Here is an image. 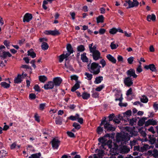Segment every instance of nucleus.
<instances>
[{
    "label": "nucleus",
    "mask_w": 158,
    "mask_h": 158,
    "mask_svg": "<svg viewBox=\"0 0 158 158\" xmlns=\"http://www.w3.org/2000/svg\"><path fill=\"white\" fill-rule=\"evenodd\" d=\"M64 66L66 68L69 69L70 71H72L73 70V69L72 66H71L69 63H65V64Z\"/></svg>",
    "instance_id": "44"
},
{
    "label": "nucleus",
    "mask_w": 158,
    "mask_h": 158,
    "mask_svg": "<svg viewBox=\"0 0 158 158\" xmlns=\"http://www.w3.org/2000/svg\"><path fill=\"white\" fill-rule=\"evenodd\" d=\"M0 85L2 87H3L4 88H8L10 86V84H8L5 82H2L0 83Z\"/></svg>",
    "instance_id": "29"
},
{
    "label": "nucleus",
    "mask_w": 158,
    "mask_h": 158,
    "mask_svg": "<svg viewBox=\"0 0 158 158\" xmlns=\"http://www.w3.org/2000/svg\"><path fill=\"white\" fill-rule=\"evenodd\" d=\"M73 126L74 127L75 129L77 130L80 129L81 127L80 125L76 122H74L73 123Z\"/></svg>",
    "instance_id": "35"
},
{
    "label": "nucleus",
    "mask_w": 158,
    "mask_h": 158,
    "mask_svg": "<svg viewBox=\"0 0 158 158\" xmlns=\"http://www.w3.org/2000/svg\"><path fill=\"white\" fill-rule=\"evenodd\" d=\"M21 68L25 69H30L31 71L32 70V69L31 67H30L27 65H26V64L22 65L21 66Z\"/></svg>",
    "instance_id": "57"
},
{
    "label": "nucleus",
    "mask_w": 158,
    "mask_h": 158,
    "mask_svg": "<svg viewBox=\"0 0 158 158\" xmlns=\"http://www.w3.org/2000/svg\"><path fill=\"white\" fill-rule=\"evenodd\" d=\"M148 138L149 140V141L151 144H154L156 141V139L155 137H153V135L152 136L151 135H148Z\"/></svg>",
    "instance_id": "21"
},
{
    "label": "nucleus",
    "mask_w": 158,
    "mask_h": 158,
    "mask_svg": "<svg viewBox=\"0 0 158 158\" xmlns=\"http://www.w3.org/2000/svg\"><path fill=\"white\" fill-rule=\"evenodd\" d=\"M110 46L112 49H115L117 48L118 45H116V44L112 42L111 43Z\"/></svg>",
    "instance_id": "52"
},
{
    "label": "nucleus",
    "mask_w": 158,
    "mask_h": 158,
    "mask_svg": "<svg viewBox=\"0 0 158 158\" xmlns=\"http://www.w3.org/2000/svg\"><path fill=\"white\" fill-rule=\"evenodd\" d=\"M97 49V45H94L92 47L89 48V51L90 53H93V52H95L96 51H98V50H96Z\"/></svg>",
    "instance_id": "45"
},
{
    "label": "nucleus",
    "mask_w": 158,
    "mask_h": 158,
    "mask_svg": "<svg viewBox=\"0 0 158 158\" xmlns=\"http://www.w3.org/2000/svg\"><path fill=\"white\" fill-rule=\"evenodd\" d=\"M153 153L152 156L155 158H157L158 157V151L156 149H154L153 151Z\"/></svg>",
    "instance_id": "38"
},
{
    "label": "nucleus",
    "mask_w": 158,
    "mask_h": 158,
    "mask_svg": "<svg viewBox=\"0 0 158 158\" xmlns=\"http://www.w3.org/2000/svg\"><path fill=\"white\" fill-rule=\"evenodd\" d=\"M65 58V57H64V54H62L59 56V62L60 63L62 62L63 61L64 59Z\"/></svg>",
    "instance_id": "46"
},
{
    "label": "nucleus",
    "mask_w": 158,
    "mask_h": 158,
    "mask_svg": "<svg viewBox=\"0 0 158 158\" xmlns=\"http://www.w3.org/2000/svg\"><path fill=\"white\" fill-rule=\"evenodd\" d=\"M133 81L131 77H127L124 79V83L125 85L129 87L133 85Z\"/></svg>",
    "instance_id": "6"
},
{
    "label": "nucleus",
    "mask_w": 158,
    "mask_h": 158,
    "mask_svg": "<svg viewBox=\"0 0 158 158\" xmlns=\"http://www.w3.org/2000/svg\"><path fill=\"white\" fill-rule=\"evenodd\" d=\"M36 95L35 94H30L29 95V98L31 100H34L36 98Z\"/></svg>",
    "instance_id": "49"
},
{
    "label": "nucleus",
    "mask_w": 158,
    "mask_h": 158,
    "mask_svg": "<svg viewBox=\"0 0 158 158\" xmlns=\"http://www.w3.org/2000/svg\"><path fill=\"white\" fill-rule=\"evenodd\" d=\"M55 123L56 124L61 125L62 123V119L60 117H59L58 118H56Z\"/></svg>",
    "instance_id": "34"
},
{
    "label": "nucleus",
    "mask_w": 158,
    "mask_h": 158,
    "mask_svg": "<svg viewBox=\"0 0 158 158\" xmlns=\"http://www.w3.org/2000/svg\"><path fill=\"white\" fill-rule=\"evenodd\" d=\"M27 55L30 56L32 58H34L36 57V53L34 51L30 52L29 51H27Z\"/></svg>",
    "instance_id": "33"
},
{
    "label": "nucleus",
    "mask_w": 158,
    "mask_h": 158,
    "mask_svg": "<svg viewBox=\"0 0 158 158\" xmlns=\"http://www.w3.org/2000/svg\"><path fill=\"white\" fill-rule=\"evenodd\" d=\"M115 135V133L114 132H113L111 134L107 133L105 134L103 136L101 137H103L102 139H107L106 138H108L110 140L108 141V142H112L111 139L114 138Z\"/></svg>",
    "instance_id": "8"
},
{
    "label": "nucleus",
    "mask_w": 158,
    "mask_h": 158,
    "mask_svg": "<svg viewBox=\"0 0 158 158\" xmlns=\"http://www.w3.org/2000/svg\"><path fill=\"white\" fill-rule=\"evenodd\" d=\"M101 126H99L97 127V132L98 134H100L103 131V127H101Z\"/></svg>",
    "instance_id": "50"
},
{
    "label": "nucleus",
    "mask_w": 158,
    "mask_h": 158,
    "mask_svg": "<svg viewBox=\"0 0 158 158\" xmlns=\"http://www.w3.org/2000/svg\"><path fill=\"white\" fill-rule=\"evenodd\" d=\"M134 59V58L132 56L129 57L127 60L128 63L130 64H132Z\"/></svg>",
    "instance_id": "51"
},
{
    "label": "nucleus",
    "mask_w": 158,
    "mask_h": 158,
    "mask_svg": "<svg viewBox=\"0 0 158 158\" xmlns=\"http://www.w3.org/2000/svg\"><path fill=\"white\" fill-rule=\"evenodd\" d=\"M45 34L47 35H51L53 36L58 35L60 34V32L56 29L54 30L46 31Z\"/></svg>",
    "instance_id": "7"
},
{
    "label": "nucleus",
    "mask_w": 158,
    "mask_h": 158,
    "mask_svg": "<svg viewBox=\"0 0 158 158\" xmlns=\"http://www.w3.org/2000/svg\"><path fill=\"white\" fill-rule=\"evenodd\" d=\"M70 119L72 121H75L77 120L76 117L74 116L71 115L67 118V120Z\"/></svg>",
    "instance_id": "54"
},
{
    "label": "nucleus",
    "mask_w": 158,
    "mask_h": 158,
    "mask_svg": "<svg viewBox=\"0 0 158 158\" xmlns=\"http://www.w3.org/2000/svg\"><path fill=\"white\" fill-rule=\"evenodd\" d=\"M80 82L78 81H77L76 83L74 85V86L76 87L77 89H78L80 87Z\"/></svg>",
    "instance_id": "64"
},
{
    "label": "nucleus",
    "mask_w": 158,
    "mask_h": 158,
    "mask_svg": "<svg viewBox=\"0 0 158 158\" xmlns=\"http://www.w3.org/2000/svg\"><path fill=\"white\" fill-rule=\"evenodd\" d=\"M41 47L42 49L45 50L48 49L49 46L47 43L43 42L42 44Z\"/></svg>",
    "instance_id": "27"
},
{
    "label": "nucleus",
    "mask_w": 158,
    "mask_h": 158,
    "mask_svg": "<svg viewBox=\"0 0 158 158\" xmlns=\"http://www.w3.org/2000/svg\"><path fill=\"white\" fill-rule=\"evenodd\" d=\"M54 84L52 81H49L46 84H44V88L46 90L52 89L54 86Z\"/></svg>",
    "instance_id": "15"
},
{
    "label": "nucleus",
    "mask_w": 158,
    "mask_h": 158,
    "mask_svg": "<svg viewBox=\"0 0 158 158\" xmlns=\"http://www.w3.org/2000/svg\"><path fill=\"white\" fill-rule=\"evenodd\" d=\"M139 63L140 64V65L138 66V67L136 69V71L138 73H140L142 71V69L141 68V63L140 62H139Z\"/></svg>",
    "instance_id": "48"
},
{
    "label": "nucleus",
    "mask_w": 158,
    "mask_h": 158,
    "mask_svg": "<svg viewBox=\"0 0 158 158\" xmlns=\"http://www.w3.org/2000/svg\"><path fill=\"white\" fill-rule=\"evenodd\" d=\"M66 49L68 52L69 53H73V52L74 51L73 48L72 47V46L70 44H67L66 46Z\"/></svg>",
    "instance_id": "25"
},
{
    "label": "nucleus",
    "mask_w": 158,
    "mask_h": 158,
    "mask_svg": "<svg viewBox=\"0 0 158 158\" xmlns=\"http://www.w3.org/2000/svg\"><path fill=\"white\" fill-rule=\"evenodd\" d=\"M106 117H104V118L102 120L101 123L100 124V126H102L103 124H105V122H106Z\"/></svg>",
    "instance_id": "62"
},
{
    "label": "nucleus",
    "mask_w": 158,
    "mask_h": 158,
    "mask_svg": "<svg viewBox=\"0 0 158 158\" xmlns=\"http://www.w3.org/2000/svg\"><path fill=\"white\" fill-rule=\"evenodd\" d=\"M106 30L103 28H100L99 31V33L100 35H103L106 32Z\"/></svg>",
    "instance_id": "61"
},
{
    "label": "nucleus",
    "mask_w": 158,
    "mask_h": 158,
    "mask_svg": "<svg viewBox=\"0 0 158 158\" xmlns=\"http://www.w3.org/2000/svg\"><path fill=\"white\" fill-rule=\"evenodd\" d=\"M22 77L21 75L20 74H18L17 77L14 79V83L16 84H19L21 83L22 81Z\"/></svg>",
    "instance_id": "18"
},
{
    "label": "nucleus",
    "mask_w": 158,
    "mask_h": 158,
    "mask_svg": "<svg viewBox=\"0 0 158 158\" xmlns=\"http://www.w3.org/2000/svg\"><path fill=\"white\" fill-rule=\"evenodd\" d=\"M98 64L94 62L91 64L90 72L94 75H97L100 73L99 69H97Z\"/></svg>",
    "instance_id": "2"
},
{
    "label": "nucleus",
    "mask_w": 158,
    "mask_h": 158,
    "mask_svg": "<svg viewBox=\"0 0 158 158\" xmlns=\"http://www.w3.org/2000/svg\"><path fill=\"white\" fill-rule=\"evenodd\" d=\"M137 119L135 118H133L130 119L129 121V124L130 125L133 126L135 123H136Z\"/></svg>",
    "instance_id": "37"
},
{
    "label": "nucleus",
    "mask_w": 158,
    "mask_h": 158,
    "mask_svg": "<svg viewBox=\"0 0 158 158\" xmlns=\"http://www.w3.org/2000/svg\"><path fill=\"white\" fill-rule=\"evenodd\" d=\"M156 15L154 14H152L151 15H148L147 17V19L149 22L151 21V20H152L153 21H155L156 20Z\"/></svg>",
    "instance_id": "16"
},
{
    "label": "nucleus",
    "mask_w": 158,
    "mask_h": 158,
    "mask_svg": "<svg viewBox=\"0 0 158 158\" xmlns=\"http://www.w3.org/2000/svg\"><path fill=\"white\" fill-rule=\"evenodd\" d=\"M42 132L44 138L45 139H47V137L49 136L48 131L46 129H43L42 131Z\"/></svg>",
    "instance_id": "32"
},
{
    "label": "nucleus",
    "mask_w": 158,
    "mask_h": 158,
    "mask_svg": "<svg viewBox=\"0 0 158 158\" xmlns=\"http://www.w3.org/2000/svg\"><path fill=\"white\" fill-rule=\"evenodd\" d=\"M118 118H119V119H114L113 120L114 122L115 123L119 124L121 122L120 120L123 118V117L120 116V115L118 116Z\"/></svg>",
    "instance_id": "42"
},
{
    "label": "nucleus",
    "mask_w": 158,
    "mask_h": 158,
    "mask_svg": "<svg viewBox=\"0 0 158 158\" xmlns=\"http://www.w3.org/2000/svg\"><path fill=\"white\" fill-rule=\"evenodd\" d=\"M39 80L40 81L44 83L47 79V77L44 75L39 76Z\"/></svg>",
    "instance_id": "31"
},
{
    "label": "nucleus",
    "mask_w": 158,
    "mask_h": 158,
    "mask_svg": "<svg viewBox=\"0 0 158 158\" xmlns=\"http://www.w3.org/2000/svg\"><path fill=\"white\" fill-rule=\"evenodd\" d=\"M107 125H104V128L105 129V132L110 131H113L115 130L116 128L111 124H107Z\"/></svg>",
    "instance_id": "9"
},
{
    "label": "nucleus",
    "mask_w": 158,
    "mask_h": 158,
    "mask_svg": "<svg viewBox=\"0 0 158 158\" xmlns=\"http://www.w3.org/2000/svg\"><path fill=\"white\" fill-rule=\"evenodd\" d=\"M34 89L36 91L40 92V87L37 84L35 85L34 87Z\"/></svg>",
    "instance_id": "58"
},
{
    "label": "nucleus",
    "mask_w": 158,
    "mask_h": 158,
    "mask_svg": "<svg viewBox=\"0 0 158 158\" xmlns=\"http://www.w3.org/2000/svg\"><path fill=\"white\" fill-rule=\"evenodd\" d=\"M92 53V55L94 60L96 61L101 58V53L99 51H96Z\"/></svg>",
    "instance_id": "14"
},
{
    "label": "nucleus",
    "mask_w": 158,
    "mask_h": 158,
    "mask_svg": "<svg viewBox=\"0 0 158 158\" xmlns=\"http://www.w3.org/2000/svg\"><path fill=\"white\" fill-rule=\"evenodd\" d=\"M46 103H41L40 104L39 106V109L41 110H43L46 106Z\"/></svg>",
    "instance_id": "55"
},
{
    "label": "nucleus",
    "mask_w": 158,
    "mask_h": 158,
    "mask_svg": "<svg viewBox=\"0 0 158 158\" xmlns=\"http://www.w3.org/2000/svg\"><path fill=\"white\" fill-rule=\"evenodd\" d=\"M99 94L97 92H93V94H92V96L94 98H97L99 97Z\"/></svg>",
    "instance_id": "59"
},
{
    "label": "nucleus",
    "mask_w": 158,
    "mask_h": 158,
    "mask_svg": "<svg viewBox=\"0 0 158 158\" xmlns=\"http://www.w3.org/2000/svg\"><path fill=\"white\" fill-rule=\"evenodd\" d=\"M77 50L79 52H82L85 50L84 46L82 45H80L77 47Z\"/></svg>",
    "instance_id": "30"
},
{
    "label": "nucleus",
    "mask_w": 158,
    "mask_h": 158,
    "mask_svg": "<svg viewBox=\"0 0 158 158\" xmlns=\"http://www.w3.org/2000/svg\"><path fill=\"white\" fill-rule=\"evenodd\" d=\"M147 119V118L144 117L140 119L138 122V125L139 126H143L145 124V121Z\"/></svg>",
    "instance_id": "20"
},
{
    "label": "nucleus",
    "mask_w": 158,
    "mask_h": 158,
    "mask_svg": "<svg viewBox=\"0 0 158 158\" xmlns=\"http://www.w3.org/2000/svg\"><path fill=\"white\" fill-rule=\"evenodd\" d=\"M60 141L55 138H53L51 143L54 149H58L60 144Z\"/></svg>",
    "instance_id": "4"
},
{
    "label": "nucleus",
    "mask_w": 158,
    "mask_h": 158,
    "mask_svg": "<svg viewBox=\"0 0 158 158\" xmlns=\"http://www.w3.org/2000/svg\"><path fill=\"white\" fill-rule=\"evenodd\" d=\"M103 80V77L102 76L97 77L95 79L94 83L95 84L100 83Z\"/></svg>",
    "instance_id": "23"
},
{
    "label": "nucleus",
    "mask_w": 158,
    "mask_h": 158,
    "mask_svg": "<svg viewBox=\"0 0 158 158\" xmlns=\"http://www.w3.org/2000/svg\"><path fill=\"white\" fill-rule=\"evenodd\" d=\"M126 73L127 76H128V77H132L133 78H135L137 77V75L135 74V70L132 69H130L128 70Z\"/></svg>",
    "instance_id": "10"
},
{
    "label": "nucleus",
    "mask_w": 158,
    "mask_h": 158,
    "mask_svg": "<svg viewBox=\"0 0 158 158\" xmlns=\"http://www.w3.org/2000/svg\"><path fill=\"white\" fill-rule=\"evenodd\" d=\"M103 137H100L98 139V141L99 142L102 143V146L103 148L106 145V143L107 141V139H102Z\"/></svg>",
    "instance_id": "19"
},
{
    "label": "nucleus",
    "mask_w": 158,
    "mask_h": 158,
    "mask_svg": "<svg viewBox=\"0 0 158 158\" xmlns=\"http://www.w3.org/2000/svg\"><path fill=\"white\" fill-rule=\"evenodd\" d=\"M129 134L126 133V135H122L121 134L118 133L116 135V142L118 143L121 142L122 144L123 143H124L130 140V137L128 136Z\"/></svg>",
    "instance_id": "1"
},
{
    "label": "nucleus",
    "mask_w": 158,
    "mask_h": 158,
    "mask_svg": "<svg viewBox=\"0 0 158 158\" xmlns=\"http://www.w3.org/2000/svg\"><path fill=\"white\" fill-rule=\"evenodd\" d=\"M90 96V95L87 92H83L82 94V97L83 99L84 100H87Z\"/></svg>",
    "instance_id": "26"
},
{
    "label": "nucleus",
    "mask_w": 158,
    "mask_h": 158,
    "mask_svg": "<svg viewBox=\"0 0 158 158\" xmlns=\"http://www.w3.org/2000/svg\"><path fill=\"white\" fill-rule=\"evenodd\" d=\"M67 134L69 137L71 138H75V137L74 134L71 131H67Z\"/></svg>",
    "instance_id": "47"
},
{
    "label": "nucleus",
    "mask_w": 158,
    "mask_h": 158,
    "mask_svg": "<svg viewBox=\"0 0 158 158\" xmlns=\"http://www.w3.org/2000/svg\"><path fill=\"white\" fill-rule=\"evenodd\" d=\"M97 150H98V156L100 157L101 156L103 155V154L104 153V151L102 150H98V149H97Z\"/></svg>",
    "instance_id": "53"
},
{
    "label": "nucleus",
    "mask_w": 158,
    "mask_h": 158,
    "mask_svg": "<svg viewBox=\"0 0 158 158\" xmlns=\"http://www.w3.org/2000/svg\"><path fill=\"white\" fill-rule=\"evenodd\" d=\"M41 155L40 152L32 154L28 158H40Z\"/></svg>",
    "instance_id": "28"
},
{
    "label": "nucleus",
    "mask_w": 158,
    "mask_h": 158,
    "mask_svg": "<svg viewBox=\"0 0 158 158\" xmlns=\"http://www.w3.org/2000/svg\"><path fill=\"white\" fill-rule=\"evenodd\" d=\"M106 57L107 58L110 62L113 64H115L116 62V59L111 54H108Z\"/></svg>",
    "instance_id": "17"
},
{
    "label": "nucleus",
    "mask_w": 158,
    "mask_h": 158,
    "mask_svg": "<svg viewBox=\"0 0 158 158\" xmlns=\"http://www.w3.org/2000/svg\"><path fill=\"white\" fill-rule=\"evenodd\" d=\"M131 110H129L126 111L124 113V116H126L127 117H129L131 115Z\"/></svg>",
    "instance_id": "39"
},
{
    "label": "nucleus",
    "mask_w": 158,
    "mask_h": 158,
    "mask_svg": "<svg viewBox=\"0 0 158 158\" xmlns=\"http://www.w3.org/2000/svg\"><path fill=\"white\" fill-rule=\"evenodd\" d=\"M127 128L126 129L127 131L129 133V137H133L136 136L138 135V132L137 131H135V127H133L132 128H129L127 127Z\"/></svg>",
    "instance_id": "3"
},
{
    "label": "nucleus",
    "mask_w": 158,
    "mask_h": 158,
    "mask_svg": "<svg viewBox=\"0 0 158 158\" xmlns=\"http://www.w3.org/2000/svg\"><path fill=\"white\" fill-rule=\"evenodd\" d=\"M85 75L88 78V79L89 80H91L93 78V75L88 73L85 72Z\"/></svg>",
    "instance_id": "41"
},
{
    "label": "nucleus",
    "mask_w": 158,
    "mask_h": 158,
    "mask_svg": "<svg viewBox=\"0 0 158 158\" xmlns=\"http://www.w3.org/2000/svg\"><path fill=\"white\" fill-rule=\"evenodd\" d=\"M114 114L113 113H112L111 114H110L108 116V117L109 118V121H111L113 120V118L114 117Z\"/></svg>",
    "instance_id": "60"
},
{
    "label": "nucleus",
    "mask_w": 158,
    "mask_h": 158,
    "mask_svg": "<svg viewBox=\"0 0 158 158\" xmlns=\"http://www.w3.org/2000/svg\"><path fill=\"white\" fill-rule=\"evenodd\" d=\"M62 81V79L59 77H55L53 79V83L56 86H59Z\"/></svg>",
    "instance_id": "12"
},
{
    "label": "nucleus",
    "mask_w": 158,
    "mask_h": 158,
    "mask_svg": "<svg viewBox=\"0 0 158 158\" xmlns=\"http://www.w3.org/2000/svg\"><path fill=\"white\" fill-rule=\"evenodd\" d=\"M104 84L100 85L95 89V90L100 92L104 87Z\"/></svg>",
    "instance_id": "43"
},
{
    "label": "nucleus",
    "mask_w": 158,
    "mask_h": 158,
    "mask_svg": "<svg viewBox=\"0 0 158 158\" xmlns=\"http://www.w3.org/2000/svg\"><path fill=\"white\" fill-rule=\"evenodd\" d=\"M32 14L27 13L23 17V21L24 22H28L32 19Z\"/></svg>",
    "instance_id": "11"
},
{
    "label": "nucleus",
    "mask_w": 158,
    "mask_h": 158,
    "mask_svg": "<svg viewBox=\"0 0 158 158\" xmlns=\"http://www.w3.org/2000/svg\"><path fill=\"white\" fill-rule=\"evenodd\" d=\"M117 32V29L116 28H113L110 29L109 33L112 34H114Z\"/></svg>",
    "instance_id": "40"
},
{
    "label": "nucleus",
    "mask_w": 158,
    "mask_h": 158,
    "mask_svg": "<svg viewBox=\"0 0 158 158\" xmlns=\"http://www.w3.org/2000/svg\"><path fill=\"white\" fill-rule=\"evenodd\" d=\"M100 64L102 65V68L104 67L106 64V62L104 59H102L100 61Z\"/></svg>",
    "instance_id": "56"
},
{
    "label": "nucleus",
    "mask_w": 158,
    "mask_h": 158,
    "mask_svg": "<svg viewBox=\"0 0 158 158\" xmlns=\"http://www.w3.org/2000/svg\"><path fill=\"white\" fill-rule=\"evenodd\" d=\"M97 23H103L104 22V17L103 15H101L98 17L97 18Z\"/></svg>",
    "instance_id": "24"
},
{
    "label": "nucleus",
    "mask_w": 158,
    "mask_h": 158,
    "mask_svg": "<svg viewBox=\"0 0 158 158\" xmlns=\"http://www.w3.org/2000/svg\"><path fill=\"white\" fill-rule=\"evenodd\" d=\"M141 101L144 103H146L148 101V99L147 97L143 95L142 96V98H140Z\"/></svg>",
    "instance_id": "36"
},
{
    "label": "nucleus",
    "mask_w": 158,
    "mask_h": 158,
    "mask_svg": "<svg viewBox=\"0 0 158 158\" xmlns=\"http://www.w3.org/2000/svg\"><path fill=\"white\" fill-rule=\"evenodd\" d=\"M86 53L85 52L83 53L81 55V59L83 62H88L89 61V59L86 56Z\"/></svg>",
    "instance_id": "22"
},
{
    "label": "nucleus",
    "mask_w": 158,
    "mask_h": 158,
    "mask_svg": "<svg viewBox=\"0 0 158 158\" xmlns=\"http://www.w3.org/2000/svg\"><path fill=\"white\" fill-rule=\"evenodd\" d=\"M34 118H35V120L38 122H39L40 121V117L37 114H35L34 116Z\"/></svg>",
    "instance_id": "63"
},
{
    "label": "nucleus",
    "mask_w": 158,
    "mask_h": 158,
    "mask_svg": "<svg viewBox=\"0 0 158 158\" xmlns=\"http://www.w3.org/2000/svg\"><path fill=\"white\" fill-rule=\"evenodd\" d=\"M144 68L147 70L150 69L152 72H156L157 71L155 66L153 64L145 65Z\"/></svg>",
    "instance_id": "13"
},
{
    "label": "nucleus",
    "mask_w": 158,
    "mask_h": 158,
    "mask_svg": "<svg viewBox=\"0 0 158 158\" xmlns=\"http://www.w3.org/2000/svg\"><path fill=\"white\" fill-rule=\"evenodd\" d=\"M133 2H132L130 0H128V6L127 7V9L130 8L138 6L139 4V2L137 0H133Z\"/></svg>",
    "instance_id": "5"
}]
</instances>
